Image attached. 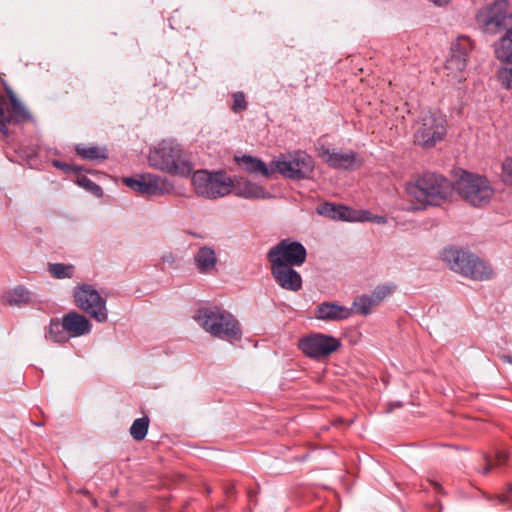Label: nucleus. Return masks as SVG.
Masks as SVG:
<instances>
[{"instance_id":"f257e3e1","label":"nucleus","mask_w":512,"mask_h":512,"mask_svg":"<svg viewBox=\"0 0 512 512\" xmlns=\"http://www.w3.org/2000/svg\"><path fill=\"white\" fill-rule=\"evenodd\" d=\"M454 188L445 177L425 173L405 185V195L411 203L409 210H424L429 206H440L450 201Z\"/></svg>"},{"instance_id":"f03ea898","label":"nucleus","mask_w":512,"mask_h":512,"mask_svg":"<svg viewBox=\"0 0 512 512\" xmlns=\"http://www.w3.org/2000/svg\"><path fill=\"white\" fill-rule=\"evenodd\" d=\"M149 165L162 172L188 177L194 170L190 152L174 139H164L150 148Z\"/></svg>"},{"instance_id":"7ed1b4c3","label":"nucleus","mask_w":512,"mask_h":512,"mask_svg":"<svg viewBox=\"0 0 512 512\" xmlns=\"http://www.w3.org/2000/svg\"><path fill=\"white\" fill-rule=\"evenodd\" d=\"M195 321L214 337L236 341L241 338V329L234 316L221 308H201L194 316Z\"/></svg>"},{"instance_id":"20e7f679","label":"nucleus","mask_w":512,"mask_h":512,"mask_svg":"<svg viewBox=\"0 0 512 512\" xmlns=\"http://www.w3.org/2000/svg\"><path fill=\"white\" fill-rule=\"evenodd\" d=\"M453 188L462 200L473 207L488 205L495 193L486 177L467 171L461 173Z\"/></svg>"},{"instance_id":"39448f33","label":"nucleus","mask_w":512,"mask_h":512,"mask_svg":"<svg viewBox=\"0 0 512 512\" xmlns=\"http://www.w3.org/2000/svg\"><path fill=\"white\" fill-rule=\"evenodd\" d=\"M443 260L451 270L472 280L484 281L493 276V270L486 262L466 251L446 249Z\"/></svg>"},{"instance_id":"423d86ee","label":"nucleus","mask_w":512,"mask_h":512,"mask_svg":"<svg viewBox=\"0 0 512 512\" xmlns=\"http://www.w3.org/2000/svg\"><path fill=\"white\" fill-rule=\"evenodd\" d=\"M414 130V138L419 145L432 147L446 135V116L439 110L423 111L414 125Z\"/></svg>"},{"instance_id":"0eeeda50","label":"nucleus","mask_w":512,"mask_h":512,"mask_svg":"<svg viewBox=\"0 0 512 512\" xmlns=\"http://www.w3.org/2000/svg\"><path fill=\"white\" fill-rule=\"evenodd\" d=\"M192 185L197 195L216 199L232 192L233 180L223 172L198 170L192 175Z\"/></svg>"},{"instance_id":"6e6552de","label":"nucleus","mask_w":512,"mask_h":512,"mask_svg":"<svg viewBox=\"0 0 512 512\" xmlns=\"http://www.w3.org/2000/svg\"><path fill=\"white\" fill-rule=\"evenodd\" d=\"M272 173L278 172L283 177L292 180L308 178L314 170L311 156L303 151L281 154L271 161Z\"/></svg>"},{"instance_id":"1a4fd4ad","label":"nucleus","mask_w":512,"mask_h":512,"mask_svg":"<svg viewBox=\"0 0 512 512\" xmlns=\"http://www.w3.org/2000/svg\"><path fill=\"white\" fill-rule=\"evenodd\" d=\"M477 22L488 34L502 33L512 26V10L507 0H497L481 8L477 14Z\"/></svg>"},{"instance_id":"9d476101","label":"nucleus","mask_w":512,"mask_h":512,"mask_svg":"<svg viewBox=\"0 0 512 512\" xmlns=\"http://www.w3.org/2000/svg\"><path fill=\"white\" fill-rule=\"evenodd\" d=\"M76 306L97 322H106L108 310L106 300L91 285L82 284L74 290Z\"/></svg>"},{"instance_id":"9b49d317","label":"nucleus","mask_w":512,"mask_h":512,"mask_svg":"<svg viewBox=\"0 0 512 512\" xmlns=\"http://www.w3.org/2000/svg\"><path fill=\"white\" fill-rule=\"evenodd\" d=\"M271 266H301L306 260L305 247L296 241L282 240L268 252Z\"/></svg>"},{"instance_id":"f8f14e48","label":"nucleus","mask_w":512,"mask_h":512,"mask_svg":"<svg viewBox=\"0 0 512 512\" xmlns=\"http://www.w3.org/2000/svg\"><path fill=\"white\" fill-rule=\"evenodd\" d=\"M317 212L333 220H343L348 222H375L385 224L387 222L384 216H372L366 210H353L346 206L324 203L317 207Z\"/></svg>"},{"instance_id":"ddd939ff","label":"nucleus","mask_w":512,"mask_h":512,"mask_svg":"<svg viewBox=\"0 0 512 512\" xmlns=\"http://www.w3.org/2000/svg\"><path fill=\"white\" fill-rule=\"evenodd\" d=\"M298 346L306 356L320 359L335 352L341 346V343L333 336L315 333L302 338Z\"/></svg>"},{"instance_id":"4468645a","label":"nucleus","mask_w":512,"mask_h":512,"mask_svg":"<svg viewBox=\"0 0 512 512\" xmlns=\"http://www.w3.org/2000/svg\"><path fill=\"white\" fill-rule=\"evenodd\" d=\"M470 42L467 38H460L452 45L451 54L445 63L446 76L453 82H462L466 79V66Z\"/></svg>"},{"instance_id":"2eb2a0df","label":"nucleus","mask_w":512,"mask_h":512,"mask_svg":"<svg viewBox=\"0 0 512 512\" xmlns=\"http://www.w3.org/2000/svg\"><path fill=\"white\" fill-rule=\"evenodd\" d=\"M28 118V111L11 91H9L7 96L0 97V132L4 136H8V123L22 122Z\"/></svg>"},{"instance_id":"dca6fc26","label":"nucleus","mask_w":512,"mask_h":512,"mask_svg":"<svg viewBox=\"0 0 512 512\" xmlns=\"http://www.w3.org/2000/svg\"><path fill=\"white\" fill-rule=\"evenodd\" d=\"M293 267L294 266H271V272L275 281L281 288L296 292L302 287V278Z\"/></svg>"},{"instance_id":"f3484780","label":"nucleus","mask_w":512,"mask_h":512,"mask_svg":"<svg viewBox=\"0 0 512 512\" xmlns=\"http://www.w3.org/2000/svg\"><path fill=\"white\" fill-rule=\"evenodd\" d=\"M353 310L332 302H324L315 309V318L324 321H339L349 318Z\"/></svg>"},{"instance_id":"a211bd4d","label":"nucleus","mask_w":512,"mask_h":512,"mask_svg":"<svg viewBox=\"0 0 512 512\" xmlns=\"http://www.w3.org/2000/svg\"><path fill=\"white\" fill-rule=\"evenodd\" d=\"M232 192L236 196L246 199H266L271 197L264 187L246 179L233 181Z\"/></svg>"},{"instance_id":"6ab92c4d","label":"nucleus","mask_w":512,"mask_h":512,"mask_svg":"<svg viewBox=\"0 0 512 512\" xmlns=\"http://www.w3.org/2000/svg\"><path fill=\"white\" fill-rule=\"evenodd\" d=\"M64 327L70 337H80L88 334L92 329V324L84 316L77 312H70L64 317Z\"/></svg>"},{"instance_id":"aec40b11","label":"nucleus","mask_w":512,"mask_h":512,"mask_svg":"<svg viewBox=\"0 0 512 512\" xmlns=\"http://www.w3.org/2000/svg\"><path fill=\"white\" fill-rule=\"evenodd\" d=\"M321 157L329 166L337 169H349L357 164L356 154L354 152H340L323 150Z\"/></svg>"},{"instance_id":"412c9836","label":"nucleus","mask_w":512,"mask_h":512,"mask_svg":"<svg viewBox=\"0 0 512 512\" xmlns=\"http://www.w3.org/2000/svg\"><path fill=\"white\" fill-rule=\"evenodd\" d=\"M195 264L201 273H211L215 270L217 256L211 247L203 246L194 256Z\"/></svg>"},{"instance_id":"4be33fe9","label":"nucleus","mask_w":512,"mask_h":512,"mask_svg":"<svg viewBox=\"0 0 512 512\" xmlns=\"http://www.w3.org/2000/svg\"><path fill=\"white\" fill-rule=\"evenodd\" d=\"M492 47L496 59L512 57V25L501 33Z\"/></svg>"},{"instance_id":"5701e85b","label":"nucleus","mask_w":512,"mask_h":512,"mask_svg":"<svg viewBox=\"0 0 512 512\" xmlns=\"http://www.w3.org/2000/svg\"><path fill=\"white\" fill-rule=\"evenodd\" d=\"M236 161L239 164H242L244 169L249 173L261 174L265 177H270L272 175L271 165L268 167L262 160L258 158H254L252 156H243L241 158H236Z\"/></svg>"},{"instance_id":"b1692460","label":"nucleus","mask_w":512,"mask_h":512,"mask_svg":"<svg viewBox=\"0 0 512 512\" xmlns=\"http://www.w3.org/2000/svg\"><path fill=\"white\" fill-rule=\"evenodd\" d=\"M146 180V195H162L172 190L171 183L164 177L146 174Z\"/></svg>"},{"instance_id":"393cba45","label":"nucleus","mask_w":512,"mask_h":512,"mask_svg":"<svg viewBox=\"0 0 512 512\" xmlns=\"http://www.w3.org/2000/svg\"><path fill=\"white\" fill-rule=\"evenodd\" d=\"M2 300L4 303L11 306L22 305L29 302L30 293L26 288L18 286L5 292L2 296Z\"/></svg>"},{"instance_id":"a878e982","label":"nucleus","mask_w":512,"mask_h":512,"mask_svg":"<svg viewBox=\"0 0 512 512\" xmlns=\"http://www.w3.org/2000/svg\"><path fill=\"white\" fill-rule=\"evenodd\" d=\"M502 66L497 71V79L505 89H512V57L497 59Z\"/></svg>"},{"instance_id":"bb28decb","label":"nucleus","mask_w":512,"mask_h":512,"mask_svg":"<svg viewBox=\"0 0 512 512\" xmlns=\"http://www.w3.org/2000/svg\"><path fill=\"white\" fill-rule=\"evenodd\" d=\"M47 338L57 343H64L69 340L70 336L64 327L63 318L62 321H59L58 319L51 321Z\"/></svg>"},{"instance_id":"cd10ccee","label":"nucleus","mask_w":512,"mask_h":512,"mask_svg":"<svg viewBox=\"0 0 512 512\" xmlns=\"http://www.w3.org/2000/svg\"><path fill=\"white\" fill-rule=\"evenodd\" d=\"M508 457L509 454L505 450L497 451L494 459H492L488 455H484L485 467L482 469L481 473L483 475H487L493 468L504 465L507 462Z\"/></svg>"},{"instance_id":"c85d7f7f","label":"nucleus","mask_w":512,"mask_h":512,"mask_svg":"<svg viewBox=\"0 0 512 512\" xmlns=\"http://www.w3.org/2000/svg\"><path fill=\"white\" fill-rule=\"evenodd\" d=\"M76 152L80 157L87 160L106 159L107 157L105 150L97 146L77 145Z\"/></svg>"},{"instance_id":"c756f323","label":"nucleus","mask_w":512,"mask_h":512,"mask_svg":"<svg viewBox=\"0 0 512 512\" xmlns=\"http://www.w3.org/2000/svg\"><path fill=\"white\" fill-rule=\"evenodd\" d=\"M377 306L374 298L368 295H362L357 297L353 302V309L357 314L368 315L372 308Z\"/></svg>"},{"instance_id":"7c9ffc66","label":"nucleus","mask_w":512,"mask_h":512,"mask_svg":"<svg viewBox=\"0 0 512 512\" xmlns=\"http://www.w3.org/2000/svg\"><path fill=\"white\" fill-rule=\"evenodd\" d=\"M149 419L148 417H142L134 420L130 427V434L136 441L143 440L148 432Z\"/></svg>"},{"instance_id":"2f4dec72","label":"nucleus","mask_w":512,"mask_h":512,"mask_svg":"<svg viewBox=\"0 0 512 512\" xmlns=\"http://www.w3.org/2000/svg\"><path fill=\"white\" fill-rule=\"evenodd\" d=\"M49 272L58 279L71 278L73 276L74 267L72 265H65L61 263L51 264Z\"/></svg>"},{"instance_id":"473e14b6","label":"nucleus","mask_w":512,"mask_h":512,"mask_svg":"<svg viewBox=\"0 0 512 512\" xmlns=\"http://www.w3.org/2000/svg\"><path fill=\"white\" fill-rule=\"evenodd\" d=\"M123 182L126 184V186H128L132 190L146 195V190H147V188H146V184H147L146 175H142L138 179H135V178H124Z\"/></svg>"},{"instance_id":"72a5a7b5","label":"nucleus","mask_w":512,"mask_h":512,"mask_svg":"<svg viewBox=\"0 0 512 512\" xmlns=\"http://www.w3.org/2000/svg\"><path fill=\"white\" fill-rule=\"evenodd\" d=\"M77 182L81 187L85 188L86 190L90 191L91 193L97 196H100L102 194L101 187L85 176L79 177Z\"/></svg>"},{"instance_id":"f704fd0d","label":"nucleus","mask_w":512,"mask_h":512,"mask_svg":"<svg viewBox=\"0 0 512 512\" xmlns=\"http://www.w3.org/2000/svg\"><path fill=\"white\" fill-rule=\"evenodd\" d=\"M393 291V288L388 285H382L378 286L373 293L371 294V297L374 298L375 303L378 305L382 300H384L387 296H389Z\"/></svg>"},{"instance_id":"c9c22d12","label":"nucleus","mask_w":512,"mask_h":512,"mask_svg":"<svg viewBox=\"0 0 512 512\" xmlns=\"http://www.w3.org/2000/svg\"><path fill=\"white\" fill-rule=\"evenodd\" d=\"M247 107V102L245 100V95L242 92H236L233 94V105L231 109L235 112H241L245 110Z\"/></svg>"},{"instance_id":"e433bc0d","label":"nucleus","mask_w":512,"mask_h":512,"mask_svg":"<svg viewBox=\"0 0 512 512\" xmlns=\"http://www.w3.org/2000/svg\"><path fill=\"white\" fill-rule=\"evenodd\" d=\"M502 179L505 183L512 184V159L507 158L502 164Z\"/></svg>"},{"instance_id":"4c0bfd02","label":"nucleus","mask_w":512,"mask_h":512,"mask_svg":"<svg viewBox=\"0 0 512 512\" xmlns=\"http://www.w3.org/2000/svg\"><path fill=\"white\" fill-rule=\"evenodd\" d=\"M54 165L56 167H59L61 169H64V170H67L69 168V166L67 164H61L60 162L58 161H54Z\"/></svg>"},{"instance_id":"58836bf2","label":"nucleus","mask_w":512,"mask_h":512,"mask_svg":"<svg viewBox=\"0 0 512 512\" xmlns=\"http://www.w3.org/2000/svg\"><path fill=\"white\" fill-rule=\"evenodd\" d=\"M502 359L505 361V362H508L510 364H512V356L510 355H506V356H503Z\"/></svg>"},{"instance_id":"ea45409f","label":"nucleus","mask_w":512,"mask_h":512,"mask_svg":"<svg viewBox=\"0 0 512 512\" xmlns=\"http://www.w3.org/2000/svg\"><path fill=\"white\" fill-rule=\"evenodd\" d=\"M433 485L435 486L436 489H440V485L438 483L433 482Z\"/></svg>"},{"instance_id":"a19ab883","label":"nucleus","mask_w":512,"mask_h":512,"mask_svg":"<svg viewBox=\"0 0 512 512\" xmlns=\"http://www.w3.org/2000/svg\"><path fill=\"white\" fill-rule=\"evenodd\" d=\"M509 490L512 491V485L509 486Z\"/></svg>"}]
</instances>
